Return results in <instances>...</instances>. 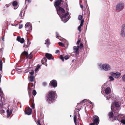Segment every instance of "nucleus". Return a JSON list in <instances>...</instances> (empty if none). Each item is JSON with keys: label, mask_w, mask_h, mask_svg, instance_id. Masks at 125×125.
Listing matches in <instances>:
<instances>
[{"label": "nucleus", "mask_w": 125, "mask_h": 125, "mask_svg": "<svg viewBox=\"0 0 125 125\" xmlns=\"http://www.w3.org/2000/svg\"><path fill=\"white\" fill-rule=\"evenodd\" d=\"M84 21V20H83H83H81V21L80 24V25L82 26L83 25V23Z\"/></svg>", "instance_id": "obj_34"}, {"label": "nucleus", "mask_w": 125, "mask_h": 125, "mask_svg": "<svg viewBox=\"0 0 125 125\" xmlns=\"http://www.w3.org/2000/svg\"><path fill=\"white\" fill-rule=\"evenodd\" d=\"M80 42V40H78L77 42V45H78L79 44V43Z\"/></svg>", "instance_id": "obj_46"}, {"label": "nucleus", "mask_w": 125, "mask_h": 125, "mask_svg": "<svg viewBox=\"0 0 125 125\" xmlns=\"http://www.w3.org/2000/svg\"><path fill=\"white\" fill-rule=\"evenodd\" d=\"M34 77L32 76H30L29 80L31 82L34 81Z\"/></svg>", "instance_id": "obj_26"}, {"label": "nucleus", "mask_w": 125, "mask_h": 125, "mask_svg": "<svg viewBox=\"0 0 125 125\" xmlns=\"http://www.w3.org/2000/svg\"><path fill=\"white\" fill-rule=\"evenodd\" d=\"M45 56L48 59H50L52 57V55L51 54L48 53L46 54Z\"/></svg>", "instance_id": "obj_21"}, {"label": "nucleus", "mask_w": 125, "mask_h": 125, "mask_svg": "<svg viewBox=\"0 0 125 125\" xmlns=\"http://www.w3.org/2000/svg\"><path fill=\"white\" fill-rule=\"evenodd\" d=\"M66 9H67V10L68 11V8H67H67H66Z\"/></svg>", "instance_id": "obj_61"}, {"label": "nucleus", "mask_w": 125, "mask_h": 125, "mask_svg": "<svg viewBox=\"0 0 125 125\" xmlns=\"http://www.w3.org/2000/svg\"><path fill=\"white\" fill-rule=\"evenodd\" d=\"M16 69L17 71L18 72H21V70L20 69H19L18 68H16Z\"/></svg>", "instance_id": "obj_37"}, {"label": "nucleus", "mask_w": 125, "mask_h": 125, "mask_svg": "<svg viewBox=\"0 0 125 125\" xmlns=\"http://www.w3.org/2000/svg\"><path fill=\"white\" fill-rule=\"evenodd\" d=\"M124 3L122 2H120L117 5L116 9V10L118 12H119L122 10L124 7Z\"/></svg>", "instance_id": "obj_6"}, {"label": "nucleus", "mask_w": 125, "mask_h": 125, "mask_svg": "<svg viewBox=\"0 0 125 125\" xmlns=\"http://www.w3.org/2000/svg\"><path fill=\"white\" fill-rule=\"evenodd\" d=\"M27 44H26V43H25L23 46L24 47H28L30 44V42L28 40V39H27Z\"/></svg>", "instance_id": "obj_20"}, {"label": "nucleus", "mask_w": 125, "mask_h": 125, "mask_svg": "<svg viewBox=\"0 0 125 125\" xmlns=\"http://www.w3.org/2000/svg\"><path fill=\"white\" fill-rule=\"evenodd\" d=\"M98 66L99 68L101 70H104L105 71H108L111 69V66L110 65L107 63L104 64H99Z\"/></svg>", "instance_id": "obj_5"}, {"label": "nucleus", "mask_w": 125, "mask_h": 125, "mask_svg": "<svg viewBox=\"0 0 125 125\" xmlns=\"http://www.w3.org/2000/svg\"><path fill=\"white\" fill-rule=\"evenodd\" d=\"M83 18V16L81 15H79L78 17V19L79 20H81Z\"/></svg>", "instance_id": "obj_31"}, {"label": "nucleus", "mask_w": 125, "mask_h": 125, "mask_svg": "<svg viewBox=\"0 0 125 125\" xmlns=\"http://www.w3.org/2000/svg\"><path fill=\"white\" fill-rule=\"evenodd\" d=\"M59 52V51L58 50H57L56 51V53H57Z\"/></svg>", "instance_id": "obj_54"}, {"label": "nucleus", "mask_w": 125, "mask_h": 125, "mask_svg": "<svg viewBox=\"0 0 125 125\" xmlns=\"http://www.w3.org/2000/svg\"><path fill=\"white\" fill-rule=\"evenodd\" d=\"M88 101V102L90 103L91 104H93V103L92 102H91L90 101Z\"/></svg>", "instance_id": "obj_53"}, {"label": "nucleus", "mask_w": 125, "mask_h": 125, "mask_svg": "<svg viewBox=\"0 0 125 125\" xmlns=\"http://www.w3.org/2000/svg\"><path fill=\"white\" fill-rule=\"evenodd\" d=\"M80 6L81 7V8L82 9L83 8V6H82V5H81V4L80 3Z\"/></svg>", "instance_id": "obj_57"}, {"label": "nucleus", "mask_w": 125, "mask_h": 125, "mask_svg": "<svg viewBox=\"0 0 125 125\" xmlns=\"http://www.w3.org/2000/svg\"><path fill=\"white\" fill-rule=\"evenodd\" d=\"M120 104L118 102H115L114 103L113 102L111 106L112 110L116 111V113L117 114L119 110L120 109Z\"/></svg>", "instance_id": "obj_4"}, {"label": "nucleus", "mask_w": 125, "mask_h": 125, "mask_svg": "<svg viewBox=\"0 0 125 125\" xmlns=\"http://www.w3.org/2000/svg\"><path fill=\"white\" fill-rule=\"evenodd\" d=\"M15 72V70H13L11 72V74H13V73H14Z\"/></svg>", "instance_id": "obj_51"}, {"label": "nucleus", "mask_w": 125, "mask_h": 125, "mask_svg": "<svg viewBox=\"0 0 125 125\" xmlns=\"http://www.w3.org/2000/svg\"><path fill=\"white\" fill-rule=\"evenodd\" d=\"M49 39H47L45 40V44L47 45V46L48 47L49 45L50 42H49Z\"/></svg>", "instance_id": "obj_24"}, {"label": "nucleus", "mask_w": 125, "mask_h": 125, "mask_svg": "<svg viewBox=\"0 0 125 125\" xmlns=\"http://www.w3.org/2000/svg\"><path fill=\"white\" fill-rule=\"evenodd\" d=\"M12 112V110L11 109L10 110V111H9V110H8L7 111V118H8L9 117L10 115L11 114Z\"/></svg>", "instance_id": "obj_19"}, {"label": "nucleus", "mask_w": 125, "mask_h": 125, "mask_svg": "<svg viewBox=\"0 0 125 125\" xmlns=\"http://www.w3.org/2000/svg\"><path fill=\"white\" fill-rule=\"evenodd\" d=\"M56 34L57 38H58V37H59V36H58V34L57 33V32H56Z\"/></svg>", "instance_id": "obj_52"}, {"label": "nucleus", "mask_w": 125, "mask_h": 125, "mask_svg": "<svg viewBox=\"0 0 125 125\" xmlns=\"http://www.w3.org/2000/svg\"><path fill=\"white\" fill-rule=\"evenodd\" d=\"M32 110L30 108H25V114L28 115H30L31 114Z\"/></svg>", "instance_id": "obj_13"}, {"label": "nucleus", "mask_w": 125, "mask_h": 125, "mask_svg": "<svg viewBox=\"0 0 125 125\" xmlns=\"http://www.w3.org/2000/svg\"><path fill=\"white\" fill-rule=\"evenodd\" d=\"M0 93H3V92H2V90L1 88H0Z\"/></svg>", "instance_id": "obj_55"}, {"label": "nucleus", "mask_w": 125, "mask_h": 125, "mask_svg": "<svg viewBox=\"0 0 125 125\" xmlns=\"http://www.w3.org/2000/svg\"><path fill=\"white\" fill-rule=\"evenodd\" d=\"M14 7H15L17 5V3L16 1H14L12 3Z\"/></svg>", "instance_id": "obj_29"}, {"label": "nucleus", "mask_w": 125, "mask_h": 125, "mask_svg": "<svg viewBox=\"0 0 125 125\" xmlns=\"http://www.w3.org/2000/svg\"><path fill=\"white\" fill-rule=\"evenodd\" d=\"M81 103H78L77 104V109L78 110H80L82 106L80 105V104Z\"/></svg>", "instance_id": "obj_25"}, {"label": "nucleus", "mask_w": 125, "mask_h": 125, "mask_svg": "<svg viewBox=\"0 0 125 125\" xmlns=\"http://www.w3.org/2000/svg\"><path fill=\"white\" fill-rule=\"evenodd\" d=\"M37 122L38 123V125H41L40 122V120H38L37 121Z\"/></svg>", "instance_id": "obj_45"}, {"label": "nucleus", "mask_w": 125, "mask_h": 125, "mask_svg": "<svg viewBox=\"0 0 125 125\" xmlns=\"http://www.w3.org/2000/svg\"><path fill=\"white\" fill-rule=\"evenodd\" d=\"M112 111L114 113V114H113V113L112 112H109L108 114L109 118H111L113 117L114 119L115 120L117 119H119L122 123L125 125V120L123 119V118L124 117L123 115H118V113L117 114L116 113V111H113V110Z\"/></svg>", "instance_id": "obj_2"}, {"label": "nucleus", "mask_w": 125, "mask_h": 125, "mask_svg": "<svg viewBox=\"0 0 125 125\" xmlns=\"http://www.w3.org/2000/svg\"><path fill=\"white\" fill-rule=\"evenodd\" d=\"M60 58L61 59L62 61L63 62L64 61V58L63 57V56L62 55H60Z\"/></svg>", "instance_id": "obj_38"}, {"label": "nucleus", "mask_w": 125, "mask_h": 125, "mask_svg": "<svg viewBox=\"0 0 125 125\" xmlns=\"http://www.w3.org/2000/svg\"><path fill=\"white\" fill-rule=\"evenodd\" d=\"M47 61V59L45 58H43L42 60V63L43 64L45 65L46 66H47V65L46 62Z\"/></svg>", "instance_id": "obj_18"}, {"label": "nucleus", "mask_w": 125, "mask_h": 125, "mask_svg": "<svg viewBox=\"0 0 125 125\" xmlns=\"http://www.w3.org/2000/svg\"><path fill=\"white\" fill-rule=\"evenodd\" d=\"M29 56L28 53L26 51H24L21 54L20 58L22 59H25V58H28Z\"/></svg>", "instance_id": "obj_9"}, {"label": "nucleus", "mask_w": 125, "mask_h": 125, "mask_svg": "<svg viewBox=\"0 0 125 125\" xmlns=\"http://www.w3.org/2000/svg\"><path fill=\"white\" fill-rule=\"evenodd\" d=\"M43 85L44 86H46L47 84V83L46 82H44L43 83Z\"/></svg>", "instance_id": "obj_47"}, {"label": "nucleus", "mask_w": 125, "mask_h": 125, "mask_svg": "<svg viewBox=\"0 0 125 125\" xmlns=\"http://www.w3.org/2000/svg\"><path fill=\"white\" fill-rule=\"evenodd\" d=\"M23 25L22 24H21L19 25V29H21L23 27Z\"/></svg>", "instance_id": "obj_44"}, {"label": "nucleus", "mask_w": 125, "mask_h": 125, "mask_svg": "<svg viewBox=\"0 0 125 125\" xmlns=\"http://www.w3.org/2000/svg\"><path fill=\"white\" fill-rule=\"evenodd\" d=\"M22 13V12L21 11L20 12V13L19 14V17H20V19L21 18Z\"/></svg>", "instance_id": "obj_43"}, {"label": "nucleus", "mask_w": 125, "mask_h": 125, "mask_svg": "<svg viewBox=\"0 0 125 125\" xmlns=\"http://www.w3.org/2000/svg\"><path fill=\"white\" fill-rule=\"evenodd\" d=\"M93 118H94L93 120V122L92 123L90 124V125H98L99 122V117L95 115L93 116Z\"/></svg>", "instance_id": "obj_7"}, {"label": "nucleus", "mask_w": 125, "mask_h": 125, "mask_svg": "<svg viewBox=\"0 0 125 125\" xmlns=\"http://www.w3.org/2000/svg\"><path fill=\"white\" fill-rule=\"evenodd\" d=\"M60 0V1H61V2L62 1V0Z\"/></svg>", "instance_id": "obj_63"}, {"label": "nucleus", "mask_w": 125, "mask_h": 125, "mask_svg": "<svg viewBox=\"0 0 125 125\" xmlns=\"http://www.w3.org/2000/svg\"><path fill=\"white\" fill-rule=\"evenodd\" d=\"M80 46L82 48L83 47V45L82 43H80Z\"/></svg>", "instance_id": "obj_49"}, {"label": "nucleus", "mask_w": 125, "mask_h": 125, "mask_svg": "<svg viewBox=\"0 0 125 125\" xmlns=\"http://www.w3.org/2000/svg\"><path fill=\"white\" fill-rule=\"evenodd\" d=\"M76 115H74L73 117V119L75 125H77V124L76 123Z\"/></svg>", "instance_id": "obj_28"}, {"label": "nucleus", "mask_w": 125, "mask_h": 125, "mask_svg": "<svg viewBox=\"0 0 125 125\" xmlns=\"http://www.w3.org/2000/svg\"><path fill=\"white\" fill-rule=\"evenodd\" d=\"M29 73L31 75H33L34 73V71H32L30 72Z\"/></svg>", "instance_id": "obj_42"}, {"label": "nucleus", "mask_w": 125, "mask_h": 125, "mask_svg": "<svg viewBox=\"0 0 125 125\" xmlns=\"http://www.w3.org/2000/svg\"><path fill=\"white\" fill-rule=\"evenodd\" d=\"M2 39L3 41H4V38L3 37H2Z\"/></svg>", "instance_id": "obj_58"}, {"label": "nucleus", "mask_w": 125, "mask_h": 125, "mask_svg": "<svg viewBox=\"0 0 125 125\" xmlns=\"http://www.w3.org/2000/svg\"><path fill=\"white\" fill-rule=\"evenodd\" d=\"M17 40L20 42L21 43H23L24 41V40L23 38H21L20 36H18L17 38Z\"/></svg>", "instance_id": "obj_15"}, {"label": "nucleus", "mask_w": 125, "mask_h": 125, "mask_svg": "<svg viewBox=\"0 0 125 125\" xmlns=\"http://www.w3.org/2000/svg\"><path fill=\"white\" fill-rule=\"evenodd\" d=\"M1 51H2V49H0V52H1Z\"/></svg>", "instance_id": "obj_59"}, {"label": "nucleus", "mask_w": 125, "mask_h": 125, "mask_svg": "<svg viewBox=\"0 0 125 125\" xmlns=\"http://www.w3.org/2000/svg\"><path fill=\"white\" fill-rule=\"evenodd\" d=\"M32 53V52H31L30 53V54L29 55V57L28 58H29V59H31L32 58V56L31 55Z\"/></svg>", "instance_id": "obj_35"}, {"label": "nucleus", "mask_w": 125, "mask_h": 125, "mask_svg": "<svg viewBox=\"0 0 125 125\" xmlns=\"http://www.w3.org/2000/svg\"><path fill=\"white\" fill-rule=\"evenodd\" d=\"M30 85H31V87H32L34 86V84L32 83H29L28 85V92L29 93V90H31V88H30Z\"/></svg>", "instance_id": "obj_22"}, {"label": "nucleus", "mask_w": 125, "mask_h": 125, "mask_svg": "<svg viewBox=\"0 0 125 125\" xmlns=\"http://www.w3.org/2000/svg\"><path fill=\"white\" fill-rule=\"evenodd\" d=\"M32 94L33 95H34V96L36 94V92L35 90H33L32 92Z\"/></svg>", "instance_id": "obj_36"}, {"label": "nucleus", "mask_w": 125, "mask_h": 125, "mask_svg": "<svg viewBox=\"0 0 125 125\" xmlns=\"http://www.w3.org/2000/svg\"><path fill=\"white\" fill-rule=\"evenodd\" d=\"M56 9L57 14L59 16L62 21L64 22H66L70 18V16L68 12L63 15V13H64L65 11L63 8L58 7L56 8Z\"/></svg>", "instance_id": "obj_1"}, {"label": "nucleus", "mask_w": 125, "mask_h": 125, "mask_svg": "<svg viewBox=\"0 0 125 125\" xmlns=\"http://www.w3.org/2000/svg\"><path fill=\"white\" fill-rule=\"evenodd\" d=\"M61 4V2L59 0H57L54 3V6L56 8L57 7H59V5Z\"/></svg>", "instance_id": "obj_17"}, {"label": "nucleus", "mask_w": 125, "mask_h": 125, "mask_svg": "<svg viewBox=\"0 0 125 125\" xmlns=\"http://www.w3.org/2000/svg\"><path fill=\"white\" fill-rule=\"evenodd\" d=\"M79 48V46H74L73 47L74 52L76 54H78L79 53L78 50Z\"/></svg>", "instance_id": "obj_16"}, {"label": "nucleus", "mask_w": 125, "mask_h": 125, "mask_svg": "<svg viewBox=\"0 0 125 125\" xmlns=\"http://www.w3.org/2000/svg\"><path fill=\"white\" fill-rule=\"evenodd\" d=\"M31 86V85H30V87Z\"/></svg>", "instance_id": "obj_62"}, {"label": "nucleus", "mask_w": 125, "mask_h": 125, "mask_svg": "<svg viewBox=\"0 0 125 125\" xmlns=\"http://www.w3.org/2000/svg\"><path fill=\"white\" fill-rule=\"evenodd\" d=\"M64 58L66 60L68 59L69 58V56L68 55H66L64 56Z\"/></svg>", "instance_id": "obj_40"}, {"label": "nucleus", "mask_w": 125, "mask_h": 125, "mask_svg": "<svg viewBox=\"0 0 125 125\" xmlns=\"http://www.w3.org/2000/svg\"><path fill=\"white\" fill-rule=\"evenodd\" d=\"M40 67V66H38L35 70V72L37 71H38L39 68Z\"/></svg>", "instance_id": "obj_41"}, {"label": "nucleus", "mask_w": 125, "mask_h": 125, "mask_svg": "<svg viewBox=\"0 0 125 125\" xmlns=\"http://www.w3.org/2000/svg\"><path fill=\"white\" fill-rule=\"evenodd\" d=\"M47 100L49 103H52L57 97L55 91H49L47 96Z\"/></svg>", "instance_id": "obj_3"}, {"label": "nucleus", "mask_w": 125, "mask_h": 125, "mask_svg": "<svg viewBox=\"0 0 125 125\" xmlns=\"http://www.w3.org/2000/svg\"><path fill=\"white\" fill-rule=\"evenodd\" d=\"M58 44L60 46H61L62 47L64 46V44L61 42H59L58 43Z\"/></svg>", "instance_id": "obj_32"}, {"label": "nucleus", "mask_w": 125, "mask_h": 125, "mask_svg": "<svg viewBox=\"0 0 125 125\" xmlns=\"http://www.w3.org/2000/svg\"><path fill=\"white\" fill-rule=\"evenodd\" d=\"M31 0H25V2H26L27 1L28 3L30 2Z\"/></svg>", "instance_id": "obj_50"}, {"label": "nucleus", "mask_w": 125, "mask_h": 125, "mask_svg": "<svg viewBox=\"0 0 125 125\" xmlns=\"http://www.w3.org/2000/svg\"><path fill=\"white\" fill-rule=\"evenodd\" d=\"M109 78L110 79V81H113L114 80V78L112 76H109Z\"/></svg>", "instance_id": "obj_33"}, {"label": "nucleus", "mask_w": 125, "mask_h": 125, "mask_svg": "<svg viewBox=\"0 0 125 125\" xmlns=\"http://www.w3.org/2000/svg\"><path fill=\"white\" fill-rule=\"evenodd\" d=\"M87 99H84V100H83V101H82V102H84V101H86V100H87Z\"/></svg>", "instance_id": "obj_60"}, {"label": "nucleus", "mask_w": 125, "mask_h": 125, "mask_svg": "<svg viewBox=\"0 0 125 125\" xmlns=\"http://www.w3.org/2000/svg\"><path fill=\"white\" fill-rule=\"evenodd\" d=\"M31 107L33 109L34 108V104L33 103H32V104Z\"/></svg>", "instance_id": "obj_48"}, {"label": "nucleus", "mask_w": 125, "mask_h": 125, "mask_svg": "<svg viewBox=\"0 0 125 125\" xmlns=\"http://www.w3.org/2000/svg\"><path fill=\"white\" fill-rule=\"evenodd\" d=\"M122 26L124 28H125V24H124L123 25H122Z\"/></svg>", "instance_id": "obj_56"}, {"label": "nucleus", "mask_w": 125, "mask_h": 125, "mask_svg": "<svg viewBox=\"0 0 125 125\" xmlns=\"http://www.w3.org/2000/svg\"><path fill=\"white\" fill-rule=\"evenodd\" d=\"M50 85L51 86H52L55 87H56L57 85V82L55 80H52L50 82Z\"/></svg>", "instance_id": "obj_14"}, {"label": "nucleus", "mask_w": 125, "mask_h": 125, "mask_svg": "<svg viewBox=\"0 0 125 125\" xmlns=\"http://www.w3.org/2000/svg\"><path fill=\"white\" fill-rule=\"evenodd\" d=\"M120 34L122 37H125V28L122 26H121Z\"/></svg>", "instance_id": "obj_12"}, {"label": "nucleus", "mask_w": 125, "mask_h": 125, "mask_svg": "<svg viewBox=\"0 0 125 125\" xmlns=\"http://www.w3.org/2000/svg\"><path fill=\"white\" fill-rule=\"evenodd\" d=\"M110 74L115 78H119L120 75V73L118 72L116 73L111 72L110 73Z\"/></svg>", "instance_id": "obj_11"}, {"label": "nucleus", "mask_w": 125, "mask_h": 125, "mask_svg": "<svg viewBox=\"0 0 125 125\" xmlns=\"http://www.w3.org/2000/svg\"><path fill=\"white\" fill-rule=\"evenodd\" d=\"M105 84H106V83H104V85H105Z\"/></svg>", "instance_id": "obj_64"}, {"label": "nucleus", "mask_w": 125, "mask_h": 125, "mask_svg": "<svg viewBox=\"0 0 125 125\" xmlns=\"http://www.w3.org/2000/svg\"><path fill=\"white\" fill-rule=\"evenodd\" d=\"M82 27V26H80V25H79L78 27V30L80 32L81 31V29Z\"/></svg>", "instance_id": "obj_39"}, {"label": "nucleus", "mask_w": 125, "mask_h": 125, "mask_svg": "<svg viewBox=\"0 0 125 125\" xmlns=\"http://www.w3.org/2000/svg\"><path fill=\"white\" fill-rule=\"evenodd\" d=\"M111 89L110 87H107L106 88L105 90V92L106 94L105 95V96L106 97L107 99L109 100L110 98H111L110 97V96H107L111 92Z\"/></svg>", "instance_id": "obj_8"}, {"label": "nucleus", "mask_w": 125, "mask_h": 125, "mask_svg": "<svg viewBox=\"0 0 125 125\" xmlns=\"http://www.w3.org/2000/svg\"><path fill=\"white\" fill-rule=\"evenodd\" d=\"M25 27L27 31H30L32 29V26L31 25L30 23H27L25 25Z\"/></svg>", "instance_id": "obj_10"}, {"label": "nucleus", "mask_w": 125, "mask_h": 125, "mask_svg": "<svg viewBox=\"0 0 125 125\" xmlns=\"http://www.w3.org/2000/svg\"><path fill=\"white\" fill-rule=\"evenodd\" d=\"M3 97V95L1 94L0 95V106H2L3 105V103L1 100Z\"/></svg>", "instance_id": "obj_23"}, {"label": "nucleus", "mask_w": 125, "mask_h": 125, "mask_svg": "<svg viewBox=\"0 0 125 125\" xmlns=\"http://www.w3.org/2000/svg\"><path fill=\"white\" fill-rule=\"evenodd\" d=\"M2 61H0V71H2Z\"/></svg>", "instance_id": "obj_27"}, {"label": "nucleus", "mask_w": 125, "mask_h": 125, "mask_svg": "<svg viewBox=\"0 0 125 125\" xmlns=\"http://www.w3.org/2000/svg\"><path fill=\"white\" fill-rule=\"evenodd\" d=\"M122 79L123 82H125V74L123 75Z\"/></svg>", "instance_id": "obj_30"}]
</instances>
